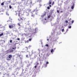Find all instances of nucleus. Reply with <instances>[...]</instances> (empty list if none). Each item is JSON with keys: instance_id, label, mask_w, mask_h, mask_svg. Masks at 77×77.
I'll use <instances>...</instances> for the list:
<instances>
[{"instance_id": "nucleus-1", "label": "nucleus", "mask_w": 77, "mask_h": 77, "mask_svg": "<svg viewBox=\"0 0 77 77\" xmlns=\"http://www.w3.org/2000/svg\"><path fill=\"white\" fill-rule=\"evenodd\" d=\"M55 32L54 31H53V33L52 32V34H51V41H56V38L55 37Z\"/></svg>"}, {"instance_id": "nucleus-2", "label": "nucleus", "mask_w": 77, "mask_h": 77, "mask_svg": "<svg viewBox=\"0 0 77 77\" xmlns=\"http://www.w3.org/2000/svg\"><path fill=\"white\" fill-rule=\"evenodd\" d=\"M32 1L30 2L29 1L28 2H24V5H26V6H28L29 5H32Z\"/></svg>"}, {"instance_id": "nucleus-3", "label": "nucleus", "mask_w": 77, "mask_h": 77, "mask_svg": "<svg viewBox=\"0 0 77 77\" xmlns=\"http://www.w3.org/2000/svg\"><path fill=\"white\" fill-rule=\"evenodd\" d=\"M12 54H10L8 55V57L9 59H7L6 60H10L12 59Z\"/></svg>"}, {"instance_id": "nucleus-4", "label": "nucleus", "mask_w": 77, "mask_h": 77, "mask_svg": "<svg viewBox=\"0 0 77 77\" xmlns=\"http://www.w3.org/2000/svg\"><path fill=\"white\" fill-rule=\"evenodd\" d=\"M14 51V50L13 49L11 50H8L6 51V52H7V53H12Z\"/></svg>"}, {"instance_id": "nucleus-5", "label": "nucleus", "mask_w": 77, "mask_h": 77, "mask_svg": "<svg viewBox=\"0 0 77 77\" xmlns=\"http://www.w3.org/2000/svg\"><path fill=\"white\" fill-rule=\"evenodd\" d=\"M38 28H35V30H33V32L34 33H37L38 32Z\"/></svg>"}, {"instance_id": "nucleus-6", "label": "nucleus", "mask_w": 77, "mask_h": 77, "mask_svg": "<svg viewBox=\"0 0 77 77\" xmlns=\"http://www.w3.org/2000/svg\"><path fill=\"white\" fill-rule=\"evenodd\" d=\"M0 42L2 44V45H3L5 43V40H0Z\"/></svg>"}, {"instance_id": "nucleus-7", "label": "nucleus", "mask_w": 77, "mask_h": 77, "mask_svg": "<svg viewBox=\"0 0 77 77\" xmlns=\"http://www.w3.org/2000/svg\"><path fill=\"white\" fill-rule=\"evenodd\" d=\"M25 14L26 15L27 17H29V12H28L27 11H26V12H25Z\"/></svg>"}, {"instance_id": "nucleus-8", "label": "nucleus", "mask_w": 77, "mask_h": 77, "mask_svg": "<svg viewBox=\"0 0 77 77\" xmlns=\"http://www.w3.org/2000/svg\"><path fill=\"white\" fill-rule=\"evenodd\" d=\"M74 8V3H72V7L71 9H73Z\"/></svg>"}, {"instance_id": "nucleus-9", "label": "nucleus", "mask_w": 77, "mask_h": 77, "mask_svg": "<svg viewBox=\"0 0 77 77\" xmlns=\"http://www.w3.org/2000/svg\"><path fill=\"white\" fill-rule=\"evenodd\" d=\"M46 13H47L46 12H44L43 14V15H42L41 16L42 18H43V17H44V16H45V15H46Z\"/></svg>"}, {"instance_id": "nucleus-10", "label": "nucleus", "mask_w": 77, "mask_h": 77, "mask_svg": "<svg viewBox=\"0 0 77 77\" xmlns=\"http://www.w3.org/2000/svg\"><path fill=\"white\" fill-rule=\"evenodd\" d=\"M44 60V57H41L40 58L39 61L40 62H42Z\"/></svg>"}, {"instance_id": "nucleus-11", "label": "nucleus", "mask_w": 77, "mask_h": 77, "mask_svg": "<svg viewBox=\"0 0 77 77\" xmlns=\"http://www.w3.org/2000/svg\"><path fill=\"white\" fill-rule=\"evenodd\" d=\"M14 27V26L13 25H11L9 26V28L10 29H12V28Z\"/></svg>"}, {"instance_id": "nucleus-12", "label": "nucleus", "mask_w": 77, "mask_h": 77, "mask_svg": "<svg viewBox=\"0 0 77 77\" xmlns=\"http://www.w3.org/2000/svg\"><path fill=\"white\" fill-rule=\"evenodd\" d=\"M64 27H63V26H62L61 27V29H62V32H65V30H64Z\"/></svg>"}, {"instance_id": "nucleus-13", "label": "nucleus", "mask_w": 77, "mask_h": 77, "mask_svg": "<svg viewBox=\"0 0 77 77\" xmlns=\"http://www.w3.org/2000/svg\"><path fill=\"white\" fill-rule=\"evenodd\" d=\"M32 9H30V8H28L27 10L26 11L27 12V11L28 12H30L31 11Z\"/></svg>"}, {"instance_id": "nucleus-14", "label": "nucleus", "mask_w": 77, "mask_h": 77, "mask_svg": "<svg viewBox=\"0 0 77 77\" xmlns=\"http://www.w3.org/2000/svg\"><path fill=\"white\" fill-rule=\"evenodd\" d=\"M65 23H66V25H65V27H66V26H67V24L66 23H68V21L67 20H66V21H65Z\"/></svg>"}, {"instance_id": "nucleus-15", "label": "nucleus", "mask_w": 77, "mask_h": 77, "mask_svg": "<svg viewBox=\"0 0 77 77\" xmlns=\"http://www.w3.org/2000/svg\"><path fill=\"white\" fill-rule=\"evenodd\" d=\"M35 58H36V57H35V55H34V57H32V59H35Z\"/></svg>"}, {"instance_id": "nucleus-16", "label": "nucleus", "mask_w": 77, "mask_h": 77, "mask_svg": "<svg viewBox=\"0 0 77 77\" xmlns=\"http://www.w3.org/2000/svg\"><path fill=\"white\" fill-rule=\"evenodd\" d=\"M0 67H1V69H3V66L1 65Z\"/></svg>"}, {"instance_id": "nucleus-17", "label": "nucleus", "mask_w": 77, "mask_h": 77, "mask_svg": "<svg viewBox=\"0 0 77 77\" xmlns=\"http://www.w3.org/2000/svg\"><path fill=\"white\" fill-rule=\"evenodd\" d=\"M22 57H23V55H20L19 56V57H20V59H22Z\"/></svg>"}, {"instance_id": "nucleus-18", "label": "nucleus", "mask_w": 77, "mask_h": 77, "mask_svg": "<svg viewBox=\"0 0 77 77\" xmlns=\"http://www.w3.org/2000/svg\"><path fill=\"white\" fill-rule=\"evenodd\" d=\"M51 0L49 1V5H51Z\"/></svg>"}, {"instance_id": "nucleus-19", "label": "nucleus", "mask_w": 77, "mask_h": 77, "mask_svg": "<svg viewBox=\"0 0 77 77\" xmlns=\"http://www.w3.org/2000/svg\"><path fill=\"white\" fill-rule=\"evenodd\" d=\"M23 35H24L25 36H28V35L27 34H25L24 33L23 34Z\"/></svg>"}, {"instance_id": "nucleus-20", "label": "nucleus", "mask_w": 77, "mask_h": 77, "mask_svg": "<svg viewBox=\"0 0 77 77\" xmlns=\"http://www.w3.org/2000/svg\"><path fill=\"white\" fill-rule=\"evenodd\" d=\"M54 51L53 49H52L51 51V53H52L53 52H54Z\"/></svg>"}, {"instance_id": "nucleus-21", "label": "nucleus", "mask_w": 77, "mask_h": 77, "mask_svg": "<svg viewBox=\"0 0 77 77\" xmlns=\"http://www.w3.org/2000/svg\"><path fill=\"white\" fill-rule=\"evenodd\" d=\"M3 35V32L1 34H0V36H2Z\"/></svg>"}, {"instance_id": "nucleus-22", "label": "nucleus", "mask_w": 77, "mask_h": 77, "mask_svg": "<svg viewBox=\"0 0 77 77\" xmlns=\"http://www.w3.org/2000/svg\"><path fill=\"white\" fill-rule=\"evenodd\" d=\"M31 17H35V15L32 14L31 15Z\"/></svg>"}, {"instance_id": "nucleus-23", "label": "nucleus", "mask_w": 77, "mask_h": 77, "mask_svg": "<svg viewBox=\"0 0 77 77\" xmlns=\"http://www.w3.org/2000/svg\"><path fill=\"white\" fill-rule=\"evenodd\" d=\"M64 3H65V4L66 5H67V4H68V2H67V1H66Z\"/></svg>"}, {"instance_id": "nucleus-24", "label": "nucleus", "mask_w": 77, "mask_h": 77, "mask_svg": "<svg viewBox=\"0 0 77 77\" xmlns=\"http://www.w3.org/2000/svg\"><path fill=\"white\" fill-rule=\"evenodd\" d=\"M9 8L10 9H12V6H11V5H9Z\"/></svg>"}, {"instance_id": "nucleus-25", "label": "nucleus", "mask_w": 77, "mask_h": 77, "mask_svg": "<svg viewBox=\"0 0 77 77\" xmlns=\"http://www.w3.org/2000/svg\"><path fill=\"white\" fill-rule=\"evenodd\" d=\"M36 66H38V65H39V63H36Z\"/></svg>"}, {"instance_id": "nucleus-26", "label": "nucleus", "mask_w": 77, "mask_h": 77, "mask_svg": "<svg viewBox=\"0 0 77 77\" xmlns=\"http://www.w3.org/2000/svg\"><path fill=\"white\" fill-rule=\"evenodd\" d=\"M9 3H11V1H7V3H8V4H9Z\"/></svg>"}, {"instance_id": "nucleus-27", "label": "nucleus", "mask_w": 77, "mask_h": 77, "mask_svg": "<svg viewBox=\"0 0 77 77\" xmlns=\"http://www.w3.org/2000/svg\"><path fill=\"white\" fill-rule=\"evenodd\" d=\"M20 55V54H17V56L18 57H19Z\"/></svg>"}, {"instance_id": "nucleus-28", "label": "nucleus", "mask_w": 77, "mask_h": 77, "mask_svg": "<svg viewBox=\"0 0 77 77\" xmlns=\"http://www.w3.org/2000/svg\"><path fill=\"white\" fill-rule=\"evenodd\" d=\"M74 22V20H72L71 21L72 24H73V23Z\"/></svg>"}, {"instance_id": "nucleus-29", "label": "nucleus", "mask_w": 77, "mask_h": 77, "mask_svg": "<svg viewBox=\"0 0 77 77\" xmlns=\"http://www.w3.org/2000/svg\"><path fill=\"white\" fill-rule=\"evenodd\" d=\"M38 1L39 2V3H40V2H42V0H38Z\"/></svg>"}, {"instance_id": "nucleus-30", "label": "nucleus", "mask_w": 77, "mask_h": 77, "mask_svg": "<svg viewBox=\"0 0 77 77\" xmlns=\"http://www.w3.org/2000/svg\"><path fill=\"white\" fill-rule=\"evenodd\" d=\"M29 56L31 57L32 56V54L31 55L30 54V52H29Z\"/></svg>"}, {"instance_id": "nucleus-31", "label": "nucleus", "mask_w": 77, "mask_h": 77, "mask_svg": "<svg viewBox=\"0 0 77 77\" xmlns=\"http://www.w3.org/2000/svg\"><path fill=\"white\" fill-rule=\"evenodd\" d=\"M16 69H17V70H19V69H20L18 67H17V68Z\"/></svg>"}, {"instance_id": "nucleus-32", "label": "nucleus", "mask_w": 77, "mask_h": 77, "mask_svg": "<svg viewBox=\"0 0 77 77\" xmlns=\"http://www.w3.org/2000/svg\"><path fill=\"white\" fill-rule=\"evenodd\" d=\"M3 5H4V3H1V5L3 6Z\"/></svg>"}, {"instance_id": "nucleus-33", "label": "nucleus", "mask_w": 77, "mask_h": 77, "mask_svg": "<svg viewBox=\"0 0 77 77\" xmlns=\"http://www.w3.org/2000/svg\"><path fill=\"white\" fill-rule=\"evenodd\" d=\"M12 49H14V50H15L16 49V47H15V48L13 47V48H12Z\"/></svg>"}, {"instance_id": "nucleus-34", "label": "nucleus", "mask_w": 77, "mask_h": 77, "mask_svg": "<svg viewBox=\"0 0 77 77\" xmlns=\"http://www.w3.org/2000/svg\"><path fill=\"white\" fill-rule=\"evenodd\" d=\"M25 32H27V29H25Z\"/></svg>"}, {"instance_id": "nucleus-35", "label": "nucleus", "mask_w": 77, "mask_h": 77, "mask_svg": "<svg viewBox=\"0 0 77 77\" xmlns=\"http://www.w3.org/2000/svg\"><path fill=\"white\" fill-rule=\"evenodd\" d=\"M26 57H27V58H29V57H28V55H26Z\"/></svg>"}, {"instance_id": "nucleus-36", "label": "nucleus", "mask_w": 77, "mask_h": 77, "mask_svg": "<svg viewBox=\"0 0 77 77\" xmlns=\"http://www.w3.org/2000/svg\"><path fill=\"white\" fill-rule=\"evenodd\" d=\"M45 67H47V64H45Z\"/></svg>"}, {"instance_id": "nucleus-37", "label": "nucleus", "mask_w": 77, "mask_h": 77, "mask_svg": "<svg viewBox=\"0 0 77 77\" xmlns=\"http://www.w3.org/2000/svg\"><path fill=\"white\" fill-rule=\"evenodd\" d=\"M31 40H32V38H29V41H31Z\"/></svg>"}, {"instance_id": "nucleus-38", "label": "nucleus", "mask_w": 77, "mask_h": 77, "mask_svg": "<svg viewBox=\"0 0 77 77\" xmlns=\"http://www.w3.org/2000/svg\"><path fill=\"white\" fill-rule=\"evenodd\" d=\"M45 46H46V47H48V45L46 44V45H45Z\"/></svg>"}, {"instance_id": "nucleus-39", "label": "nucleus", "mask_w": 77, "mask_h": 77, "mask_svg": "<svg viewBox=\"0 0 77 77\" xmlns=\"http://www.w3.org/2000/svg\"><path fill=\"white\" fill-rule=\"evenodd\" d=\"M12 40H11L10 41V43H12Z\"/></svg>"}, {"instance_id": "nucleus-40", "label": "nucleus", "mask_w": 77, "mask_h": 77, "mask_svg": "<svg viewBox=\"0 0 77 77\" xmlns=\"http://www.w3.org/2000/svg\"><path fill=\"white\" fill-rule=\"evenodd\" d=\"M69 29H71V26H70L69 27Z\"/></svg>"}, {"instance_id": "nucleus-41", "label": "nucleus", "mask_w": 77, "mask_h": 77, "mask_svg": "<svg viewBox=\"0 0 77 77\" xmlns=\"http://www.w3.org/2000/svg\"><path fill=\"white\" fill-rule=\"evenodd\" d=\"M17 40H18V41H20V38H17Z\"/></svg>"}, {"instance_id": "nucleus-42", "label": "nucleus", "mask_w": 77, "mask_h": 77, "mask_svg": "<svg viewBox=\"0 0 77 77\" xmlns=\"http://www.w3.org/2000/svg\"><path fill=\"white\" fill-rule=\"evenodd\" d=\"M47 9H50V7H47Z\"/></svg>"}, {"instance_id": "nucleus-43", "label": "nucleus", "mask_w": 77, "mask_h": 77, "mask_svg": "<svg viewBox=\"0 0 77 77\" xmlns=\"http://www.w3.org/2000/svg\"><path fill=\"white\" fill-rule=\"evenodd\" d=\"M38 11H37V10H36V14H37V13H38Z\"/></svg>"}, {"instance_id": "nucleus-44", "label": "nucleus", "mask_w": 77, "mask_h": 77, "mask_svg": "<svg viewBox=\"0 0 77 77\" xmlns=\"http://www.w3.org/2000/svg\"><path fill=\"white\" fill-rule=\"evenodd\" d=\"M48 63H48V62H47L46 63V64L47 65V64H48Z\"/></svg>"}, {"instance_id": "nucleus-45", "label": "nucleus", "mask_w": 77, "mask_h": 77, "mask_svg": "<svg viewBox=\"0 0 77 77\" xmlns=\"http://www.w3.org/2000/svg\"><path fill=\"white\" fill-rule=\"evenodd\" d=\"M48 18H50V16L49 15L48 16Z\"/></svg>"}, {"instance_id": "nucleus-46", "label": "nucleus", "mask_w": 77, "mask_h": 77, "mask_svg": "<svg viewBox=\"0 0 77 77\" xmlns=\"http://www.w3.org/2000/svg\"><path fill=\"white\" fill-rule=\"evenodd\" d=\"M57 13H59V10H57Z\"/></svg>"}, {"instance_id": "nucleus-47", "label": "nucleus", "mask_w": 77, "mask_h": 77, "mask_svg": "<svg viewBox=\"0 0 77 77\" xmlns=\"http://www.w3.org/2000/svg\"><path fill=\"white\" fill-rule=\"evenodd\" d=\"M36 9H35V10H34L33 11V12H35V11H36Z\"/></svg>"}, {"instance_id": "nucleus-48", "label": "nucleus", "mask_w": 77, "mask_h": 77, "mask_svg": "<svg viewBox=\"0 0 77 77\" xmlns=\"http://www.w3.org/2000/svg\"><path fill=\"white\" fill-rule=\"evenodd\" d=\"M18 17H20V13H18Z\"/></svg>"}, {"instance_id": "nucleus-49", "label": "nucleus", "mask_w": 77, "mask_h": 77, "mask_svg": "<svg viewBox=\"0 0 77 77\" xmlns=\"http://www.w3.org/2000/svg\"><path fill=\"white\" fill-rule=\"evenodd\" d=\"M6 15H9V14H8V13H6Z\"/></svg>"}, {"instance_id": "nucleus-50", "label": "nucleus", "mask_w": 77, "mask_h": 77, "mask_svg": "<svg viewBox=\"0 0 77 77\" xmlns=\"http://www.w3.org/2000/svg\"><path fill=\"white\" fill-rule=\"evenodd\" d=\"M15 32H17V30H15Z\"/></svg>"}, {"instance_id": "nucleus-51", "label": "nucleus", "mask_w": 77, "mask_h": 77, "mask_svg": "<svg viewBox=\"0 0 77 77\" xmlns=\"http://www.w3.org/2000/svg\"><path fill=\"white\" fill-rule=\"evenodd\" d=\"M37 66H35V67H35V68H36Z\"/></svg>"}, {"instance_id": "nucleus-52", "label": "nucleus", "mask_w": 77, "mask_h": 77, "mask_svg": "<svg viewBox=\"0 0 77 77\" xmlns=\"http://www.w3.org/2000/svg\"><path fill=\"white\" fill-rule=\"evenodd\" d=\"M15 47H16V46H14L13 47V48H15Z\"/></svg>"}, {"instance_id": "nucleus-53", "label": "nucleus", "mask_w": 77, "mask_h": 77, "mask_svg": "<svg viewBox=\"0 0 77 77\" xmlns=\"http://www.w3.org/2000/svg\"><path fill=\"white\" fill-rule=\"evenodd\" d=\"M31 52H32V54H33V51H31Z\"/></svg>"}, {"instance_id": "nucleus-54", "label": "nucleus", "mask_w": 77, "mask_h": 77, "mask_svg": "<svg viewBox=\"0 0 77 77\" xmlns=\"http://www.w3.org/2000/svg\"><path fill=\"white\" fill-rule=\"evenodd\" d=\"M47 41H49V39H47Z\"/></svg>"}, {"instance_id": "nucleus-55", "label": "nucleus", "mask_w": 77, "mask_h": 77, "mask_svg": "<svg viewBox=\"0 0 77 77\" xmlns=\"http://www.w3.org/2000/svg\"><path fill=\"white\" fill-rule=\"evenodd\" d=\"M18 25H19L20 26V24L19 23H18Z\"/></svg>"}, {"instance_id": "nucleus-56", "label": "nucleus", "mask_w": 77, "mask_h": 77, "mask_svg": "<svg viewBox=\"0 0 77 77\" xmlns=\"http://www.w3.org/2000/svg\"><path fill=\"white\" fill-rule=\"evenodd\" d=\"M49 7H51V5H49Z\"/></svg>"}, {"instance_id": "nucleus-57", "label": "nucleus", "mask_w": 77, "mask_h": 77, "mask_svg": "<svg viewBox=\"0 0 77 77\" xmlns=\"http://www.w3.org/2000/svg\"><path fill=\"white\" fill-rule=\"evenodd\" d=\"M67 31H68V29H67L66 30V33H67Z\"/></svg>"}, {"instance_id": "nucleus-58", "label": "nucleus", "mask_w": 77, "mask_h": 77, "mask_svg": "<svg viewBox=\"0 0 77 77\" xmlns=\"http://www.w3.org/2000/svg\"><path fill=\"white\" fill-rule=\"evenodd\" d=\"M38 51H40V50L39 49H38Z\"/></svg>"}, {"instance_id": "nucleus-59", "label": "nucleus", "mask_w": 77, "mask_h": 77, "mask_svg": "<svg viewBox=\"0 0 77 77\" xmlns=\"http://www.w3.org/2000/svg\"><path fill=\"white\" fill-rule=\"evenodd\" d=\"M32 35H31L30 36H29L30 38H31L32 37Z\"/></svg>"}, {"instance_id": "nucleus-60", "label": "nucleus", "mask_w": 77, "mask_h": 77, "mask_svg": "<svg viewBox=\"0 0 77 77\" xmlns=\"http://www.w3.org/2000/svg\"><path fill=\"white\" fill-rule=\"evenodd\" d=\"M0 75H2V73L1 72H0Z\"/></svg>"}, {"instance_id": "nucleus-61", "label": "nucleus", "mask_w": 77, "mask_h": 77, "mask_svg": "<svg viewBox=\"0 0 77 77\" xmlns=\"http://www.w3.org/2000/svg\"><path fill=\"white\" fill-rule=\"evenodd\" d=\"M39 5H40V6H41V4H40Z\"/></svg>"}, {"instance_id": "nucleus-62", "label": "nucleus", "mask_w": 77, "mask_h": 77, "mask_svg": "<svg viewBox=\"0 0 77 77\" xmlns=\"http://www.w3.org/2000/svg\"><path fill=\"white\" fill-rule=\"evenodd\" d=\"M45 20H47V19L45 18Z\"/></svg>"}, {"instance_id": "nucleus-63", "label": "nucleus", "mask_w": 77, "mask_h": 77, "mask_svg": "<svg viewBox=\"0 0 77 77\" xmlns=\"http://www.w3.org/2000/svg\"><path fill=\"white\" fill-rule=\"evenodd\" d=\"M41 62H42V61H40V63L41 64H42V63H41Z\"/></svg>"}, {"instance_id": "nucleus-64", "label": "nucleus", "mask_w": 77, "mask_h": 77, "mask_svg": "<svg viewBox=\"0 0 77 77\" xmlns=\"http://www.w3.org/2000/svg\"><path fill=\"white\" fill-rule=\"evenodd\" d=\"M16 15H17V13H16Z\"/></svg>"}]
</instances>
